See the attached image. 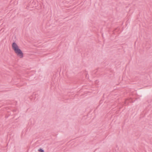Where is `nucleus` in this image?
<instances>
[{
	"label": "nucleus",
	"mask_w": 152,
	"mask_h": 152,
	"mask_svg": "<svg viewBox=\"0 0 152 152\" xmlns=\"http://www.w3.org/2000/svg\"><path fill=\"white\" fill-rule=\"evenodd\" d=\"M12 48L18 58H21L23 57V52L17 43L13 42L12 44Z\"/></svg>",
	"instance_id": "f257e3e1"
},
{
	"label": "nucleus",
	"mask_w": 152,
	"mask_h": 152,
	"mask_svg": "<svg viewBox=\"0 0 152 152\" xmlns=\"http://www.w3.org/2000/svg\"><path fill=\"white\" fill-rule=\"evenodd\" d=\"M38 151L39 152H44V151H43V150H42V149H39V150H38Z\"/></svg>",
	"instance_id": "f03ea898"
}]
</instances>
